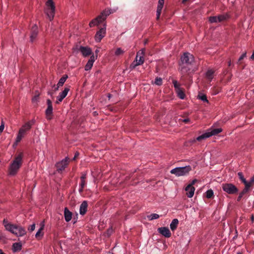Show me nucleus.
I'll return each instance as SVG.
<instances>
[{
  "instance_id": "obj_1",
  "label": "nucleus",
  "mask_w": 254,
  "mask_h": 254,
  "mask_svg": "<svg viewBox=\"0 0 254 254\" xmlns=\"http://www.w3.org/2000/svg\"><path fill=\"white\" fill-rule=\"evenodd\" d=\"M194 62V57L189 53H185L181 58V63L180 66L181 67L180 72L182 74L181 79L185 80L186 75L189 73L190 68L189 65H191Z\"/></svg>"
},
{
  "instance_id": "obj_2",
  "label": "nucleus",
  "mask_w": 254,
  "mask_h": 254,
  "mask_svg": "<svg viewBox=\"0 0 254 254\" xmlns=\"http://www.w3.org/2000/svg\"><path fill=\"white\" fill-rule=\"evenodd\" d=\"M23 157V152H20L15 156L14 159L12 162L9 167V173L10 175H14L16 174L22 165Z\"/></svg>"
},
{
  "instance_id": "obj_3",
  "label": "nucleus",
  "mask_w": 254,
  "mask_h": 254,
  "mask_svg": "<svg viewBox=\"0 0 254 254\" xmlns=\"http://www.w3.org/2000/svg\"><path fill=\"white\" fill-rule=\"evenodd\" d=\"M222 131V129L221 128H215L213 126L208 129L205 132L197 137L195 139H194V141H200L203 139L208 138L211 136H215Z\"/></svg>"
},
{
  "instance_id": "obj_4",
  "label": "nucleus",
  "mask_w": 254,
  "mask_h": 254,
  "mask_svg": "<svg viewBox=\"0 0 254 254\" xmlns=\"http://www.w3.org/2000/svg\"><path fill=\"white\" fill-rule=\"evenodd\" d=\"M34 121L32 120L28 122L22 126V127L19 129L15 143H18L21 140L22 138L26 134L27 131L30 129L32 126L34 124Z\"/></svg>"
},
{
  "instance_id": "obj_5",
  "label": "nucleus",
  "mask_w": 254,
  "mask_h": 254,
  "mask_svg": "<svg viewBox=\"0 0 254 254\" xmlns=\"http://www.w3.org/2000/svg\"><path fill=\"white\" fill-rule=\"evenodd\" d=\"M5 229L17 236H23L26 234L25 229L19 225L6 224Z\"/></svg>"
},
{
  "instance_id": "obj_6",
  "label": "nucleus",
  "mask_w": 254,
  "mask_h": 254,
  "mask_svg": "<svg viewBox=\"0 0 254 254\" xmlns=\"http://www.w3.org/2000/svg\"><path fill=\"white\" fill-rule=\"evenodd\" d=\"M112 12L110 10H105L103 12H101L100 15L98 16L96 18L93 19L89 23V26L90 27H93L95 25H98V24L102 23L103 22L107 16L109 15Z\"/></svg>"
},
{
  "instance_id": "obj_7",
  "label": "nucleus",
  "mask_w": 254,
  "mask_h": 254,
  "mask_svg": "<svg viewBox=\"0 0 254 254\" xmlns=\"http://www.w3.org/2000/svg\"><path fill=\"white\" fill-rule=\"evenodd\" d=\"M191 170L190 166H186L182 167H177L170 171V173L174 174L177 177L184 176L189 175Z\"/></svg>"
},
{
  "instance_id": "obj_8",
  "label": "nucleus",
  "mask_w": 254,
  "mask_h": 254,
  "mask_svg": "<svg viewBox=\"0 0 254 254\" xmlns=\"http://www.w3.org/2000/svg\"><path fill=\"white\" fill-rule=\"evenodd\" d=\"M47 8L45 12L50 21L54 18L55 12V6L52 0H48L46 2Z\"/></svg>"
},
{
  "instance_id": "obj_9",
  "label": "nucleus",
  "mask_w": 254,
  "mask_h": 254,
  "mask_svg": "<svg viewBox=\"0 0 254 254\" xmlns=\"http://www.w3.org/2000/svg\"><path fill=\"white\" fill-rule=\"evenodd\" d=\"M145 49H142L141 50V53L140 51L137 52V55L136 56L135 60L130 64V68L131 69L134 68L136 66L141 65L144 63V58L143 56H139L140 54L144 55L145 53Z\"/></svg>"
},
{
  "instance_id": "obj_10",
  "label": "nucleus",
  "mask_w": 254,
  "mask_h": 254,
  "mask_svg": "<svg viewBox=\"0 0 254 254\" xmlns=\"http://www.w3.org/2000/svg\"><path fill=\"white\" fill-rule=\"evenodd\" d=\"M74 51H79L83 57H87L91 55L92 54L91 48L88 47H84L76 45L73 48Z\"/></svg>"
},
{
  "instance_id": "obj_11",
  "label": "nucleus",
  "mask_w": 254,
  "mask_h": 254,
  "mask_svg": "<svg viewBox=\"0 0 254 254\" xmlns=\"http://www.w3.org/2000/svg\"><path fill=\"white\" fill-rule=\"evenodd\" d=\"M222 189L224 191L230 194H235L238 192V188L232 184H223Z\"/></svg>"
},
{
  "instance_id": "obj_12",
  "label": "nucleus",
  "mask_w": 254,
  "mask_h": 254,
  "mask_svg": "<svg viewBox=\"0 0 254 254\" xmlns=\"http://www.w3.org/2000/svg\"><path fill=\"white\" fill-rule=\"evenodd\" d=\"M69 158L68 157H65L61 161L57 163L56 165L57 171L59 173L62 172L64 170L65 167L67 166L69 163Z\"/></svg>"
},
{
  "instance_id": "obj_13",
  "label": "nucleus",
  "mask_w": 254,
  "mask_h": 254,
  "mask_svg": "<svg viewBox=\"0 0 254 254\" xmlns=\"http://www.w3.org/2000/svg\"><path fill=\"white\" fill-rule=\"evenodd\" d=\"M106 34V24L104 23L103 27L101 28L99 31H98L95 35V39L97 42H100L101 40L105 37Z\"/></svg>"
},
{
  "instance_id": "obj_14",
  "label": "nucleus",
  "mask_w": 254,
  "mask_h": 254,
  "mask_svg": "<svg viewBox=\"0 0 254 254\" xmlns=\"http://www.w3.org/2000/svg\"><path fill=\"white\" fill-rule=\"evenodd\" d=\"M47 108L45 111L46 118L48 120H50L52 119L53 115V106L52 101L50 99L47 100Z\"/></svg>"
},
{
  "instance_id": "obj_15",
  "label": "nucleus",
  "mask_w": 254,
  "mask_h": 254,
  "mask_svg": "<svg viewBox=\"0 0 254 254\" xmlns=\"http://www.w3.org/2000/svg\"><path fill=\"white\" fill-rule=\"evenodd\" d=\"M39 32L38 26L34 24L30 29V38L31 42H34L37 38Z\"/></svg>"
},
{
  "instance_id": "obj_16",
  "label": "nucleus",
  "mask_w": 254,
  "mask_h": 254,
  "mask_svg": "<svg viewBox=\"0 0 254 254\" xmlns=\"http://www.w3.org/2000/svg\"><path fill=\"white\" fill-rule=\"evenodd\" d=\"M69 89L68 88H65L62 92L59 94V95L57 97V101H56L57 104H59L63 100L66 96Z\"/></svg>"
},
{
  "instance_id": "obj_17",
  "label": "nucleus",
  "mask_w": 254,
  "mask_h": 254,
  "mask_svg": "<svg viewBox=\"0 0 254 254\" xmlns=\"http://www.w3.org/2000/svg\"><path fill=\"white\" fill-rule=\"evenodd\" d=\"M158 230V232L161 234H162V235H163L164 236H165L166 238H169L171 236V233L170 232V231L167 227L159 228Z\"/></svg>"
},
{
  "instance_id": "obj_18",
  "label": "nucleus",
  "mask_w": 254,
  "mask_h": 254,
  "mask_svg": "<svg viewBox=\"0 0 254 254\" xmlns=\"http://www.w3.org/2000/svg\"><path fill=\"white\" fill-rule=\"evenodd\" d=\"M88 203L86 200L83 201L80 204L79 213L80 215H84L87 210Z\"/></svg>"
},
{
  "instance_id": "obj_19",
  "label": "nucleus",
  "mask_w": 254,
  "mask_h": 254,
  "mask_svg": "<svg viewBox=\"0 0 254 254\" xmlns=\"http://www.w3.org/2000/svg\"><path fill=\"white\" fill-rule=\"evenodd\" d=\"M185 190L187 192V195L189 197L191 198L193 196L195 188L193 186H191V185H189L186 188Z\"/></svg>"
},
{
  "instance_id": "obj_20",
  "label": "nucleus",
  "mask_w": 254,
  "mask_h": 254,
  "mask_svg": "<svg viewBox=\"0 0 254 254\" xmlns=\"http://www.w3.org/2000/svg\"><path fill=\"white\" fill-rule=\"evenodd\" d=\"M44 221H43L40 223V228L35 235V237L37 239H39L43 236L44 234L42 231L44 228Z\"/></svg>"
},
{
  "instance_id": "obj_21",
  "label": "nucleus",
  "mask_w": 254,
  "mask_h": 254,
  "mask_svg": "<svg viewBox=\"0 0 254 254\" xmlns=\"http://www.w3.org/2000/svg\"><path fill=\"white\" fill-rule=\"evenodd\" d=\"M72 213L68 210L67 207L64 208V216L65 220L66 222H69L72 218Z\"/></svg>"
},
{
  "instance_id": "obj_22",
  "label": "nucleus",
  "mask_w": 254,
  "mask_h": 254,
  "mask_svg": "<svg viewBox=\"0 0 254 254\" xmlns=\"http://www.w3.org/2000/svg\"><path fill=\"white\" fill-rule=\"evenodd\" d=\"M214 71L212 69H208L205 74V77L211 82L214 77Z\"/></svg>"
},
{
  "instance_id": "obj_23",
  "label": "nucleus",
  "mask_w": 254,
  "mask_h": 254,
  "mask_svg": "<svg viewBox=\"0 0 254 254\" xmlns=\"http://www.w3.org/2000/svg\"><path fill=\"white\" fill-rule=\"evenodd\" d=\"M179 224V221L177 219H174L170 224V228L172 231H174L176 229Z\"/></svg>"
},
{
  "instance_id": "obj_24",
  "label": "nucleus",
  "mask_w": 254,
  "mask_h": 254,
  "mask_svg": "<svg viewBox=\"0 0 254 254\" xmlns=\"http://www.w3.org/2000/svg\"><path fill=\"white\" fill-rule=\"evenodd\" d=\"M22 245L20 243H15L12 245V250L14 252L20 251Z\"/></svg>"
},
{
  "instance_id": "obj_25",
  "label": "nucleus",
  "mask_w": 254,
  "mask_h": 254,
  "mask_svg": "<svg viewBox=\"0 0 254 254\" xmlns=\"http://www.w3.org/2000/svg\"><path fill=\"white\" fill-rule=\"evenodd\" d=\"M163 4H164L163 3L158 2L157 8V14H156L157 19H159L160 14H161V13L162 11V9L163 6Z\"/></svg>"
},
{
  "instance_id": "obj_26",
  "label": "nucleus",
  "mask_w": 254,
  "mask_h": 254,
  "mask_svg": "<svg viewBox=\"0 0 254 254\" xmlns=\"http://www.w3.org/2000/svg\"><path fill=\"white\" fill-rule=\"evenodd\" d=\"M68 78V76L66 74L64 75L62 77H61L59 81V82L57 84V85H58V87L62 86L67 78Z\"/></svg>"
},
{
  "instance_id": "obj_27",
  "label": "nucleus",
  "mask_w": 254,
  "mask_h": 254,
  "mask_svg": "<svg viewBox=\"0 0 254 254\" xmlns=\"http://www.w3.org/2000/svg\"><path fill=\"white\" fill-rule=\"evenodd\" d=\"M239 180L243 183L244 185L248 184V181H246V179L244 178L243 174L242 172H239L237 174Z\"/></svg>"
},
{
  "instance_id": "obj_28",
  "label": "nucleus",
  "mask_w": 254,
  "mask_h": 254,
  "mask_svg": "<svg viewBox=\"0 0 254 254\" xmlns=\"http://www.w3.org/2000/svg\"><path fill=\"white\" fill-rule=\"evenodd\" d=\"M147 217L149 220H152L154 219H156L159 218L160 216L157 214L152 213V214H151L150 215H148Z\"/></svg>"
},
{
  "instance_id": "obj_29",
  "label": "nucleus",
  "mask_w": 254,
  "mask_h": 254,
  "mask_svg": "<svg viewBox=\"0 0 254 254\" xmlns=\"http://www.w3.org/2000/svg\"><path fill=\"white\" fill-rule=\"evenodd\" d=\"M177 93H178V96L182 99H183L185 98V94L183 91V90L180 88L177 90H176Z\"/></svg>"
},
{
  "instance_id": "obj_30",
  "label": "nucleus",
  "mask_w": 254,
  "mask_h": 254,
  "mask_svg": "<svg viewBox=\"0 0 254 254\" xmlns=\"http://www.w3.org/2000/svg\"><path fill=\"white\" fill-rule=\"evenodd\" d=\"M214 196L213 191L211 190H208L206 192V197L207 198H211Z\"/></svg>"
},
{
  "instance_id": "obj_31",
  "label": "nucleus",
  "mask_w": 254,
  "mask_h": 254,
  "mask_svg": "<svg viewBox=\"0 0 254 254\" xmlns=\"http://www.w3.org/2000/svg\"><path fill=\"white\" fill-rule=\"evenodd\" d=\"M217 17L218 22H220L227 19L228 16L227 15H219Z\"/></svg>"
},
{
  "instance_id": "obj_32",
  "label": "nucleus",
  "mask_w": 254,
  "mask_h": 254,
  "mask_svg": "<svg viewBox=\"0 0 254 254\" xmlns=\"http://www.w3.org/2000/svg\"><path fill=\"white\" fill-rule=\"evenodd\" d=\"M198 98L200 99L201 100L204 101V102H206L207 103L208 102V100L207 99V97L205 95H203V94H199L198 95Z\"/></svg>"
},
{
  "instance_id": "obj_33",
  "label": "nucleus",
  "mask_w": 254,
  "mask_h": 254,
  "mask_svg": "<svg viewBox=\"0 0 254 254\" xmlns=\"http://www.w3.org/2000/svg\"><path fill=\"white\" fill-rule=\"evenodd\" d=\"M250 188L251 187H250V185H249L248 184L245 185V188L242 191V193H244L245 194L248 193L250 190Z\"/></svg>"
},
{
  "instance_id": "obj_34",
  "label": "nucleus",
  "mask_w": 254,
  "mask_h": 254,
  "mask_svg": "<svg viewBox=\"0 0 254 254\" xmlns=\"http://www.w3.org/2000/svg\"><path fill=\"white\" fill-rule=\"evenodd\" d=\"M93 64L92 63L88 61L84 67L85 70L86 71L90 70L92 68Z\"/></svg>"
},
{
  "instance_id": "obj_35",
  "label": "nucleus",
  "mask_w": 254,
  "mask_h": 254,
  "mask_svg": "<svg viewBox=\"0 0 254 254\" xmlns=\"http://www.w3.org/2000/svg\"><path fill=\"white\" fill-rule=\"evenodd\" d=\"M124 53V51L121 48H118L116 49L115 54V55L118 56L121 55H122Z\"/></svg>"
},
{
  "instance_id": "obj_36",
  "label": "nucleus",
  "mask_w": 254,
  "mask_h": 254,
  "mask_svg": "<svg viewBox=\"0 0 254 254\" xmlns=\"http://www.w3.org/2000/svg\"><path fill=\"white\" fill-rule=\"evenodd\" d=\"M154 83L155 84L160 86L162 84V79L160 77L156 78Z\"/></svg>"
},
{
  "instance_id": "obj_37",
  "label": "nucleus",
  "mask_w": 254,
  "mask_h": 254,
  "mask_svg": "<svg viewBox=\"0 0 254 254\" xmlns=\"http://www.w3.org/2000/svg\"><path fill=\"white\" fill-rule=\"evenodd\" d=\"M209 21L211 23H217L218 22L217 16H210L209 18Z\"/></svg>"
},
{
  "instance_id": "obj_38",
  "label": "nucleus",
  "mask_w": 254,
  "mask_h": 254,
  "mask_svg": "<svg viewBox=\"0 0 254 254\" xmlns=\"http://www.w3.org/2000/svg\"><path fill=\"white\" fill-rule=\"evenodd\" d=\"M173 83L174 84V87L176 89V90H177L181 88L180 87V84L178 83L177 81L174 80L173 81Z\"/></svg>"
},
{
  "instance_id": "obj_39",
  "label": "nucleus",
  "mask_w": 254,
  "mask_h": 254,
  "mask_svg": "<svg viewBox=\"0 0 254 254\" xmlns=\"http://www.w3.org/2000/svg\"><path fill=\"white\" fill-rule=\"evenodd\" d=\"M97 55L94 56V55H93L90 57V59L88 60V61L90 62L93 64L94 62H95V60L97 59Z\"/></svg>"
},
{
  "instance_id": "obj_40",
  "label": "nucleus",
  "mask_w": 254,
  "mask_h": 254,
  "mask_svg": "<svg viewBox=\"0 0 254 254\" xmlns=\"http://www.w3.org/2000/svg\"><path fill=\"white\" fill-rule=\"evenodd\" d=\"M246 52L244 53V54H243L239 58V60H238V63L239 64L241 63V62L242 60H243L244 59V58H245L246 57Z\"/></svg>"
},
{
  "instance_id": "obj_41",
  "label": "nucleus",
  "mask_w": 254,
  "mask_h": 254,
  "mask_svg": "<svg viewBox=\"0 0 254 254\" xmlns=\"http://www.w3.org/2000/svg\"><path fill=\"white\" fill-rule=\"evenodd\" d=\"M248 184L250 185V187L254 184V177L253 176L251 178L250 181L248 182Z\"/></svg>"
},
{
  "instance_id": "obj_42",
  "label": "nucleus",
  "mask_w": 254,
  "mask_h": 254,
  "mask_svg": "<svg viewBox=\"0 0 254 254\" xmlns=\"http://www.w3.org/2000/svg\"><path fill=\"white\" fill-rule=\"evenodd\" d=\"M4 127V124L3 121H1V125L0 126V133L2 132Z\"/></svg>"
},
{
  "instance_id": "obj_43",
  "label": "nucleus",
  "mask_w": 254,
  "mask_h": 254,
  "mask_svg": "<svg viewBox=\"0 0 254 254\" xmlns=\"http://www.w3.org/2000/svg\"><path fill=\"white\" fill-rule=\"evenodd\" d=\"M35 228V224H33L32 225L30 226V227L28 228V230L30 232H32L34 230Z\"/></svg>"
},
{
  "instance_id": "obj_44",
  "label": "nucleus",
  "mask_w": 254,
  "mask_h": 254,
  "mask_svg": "<svg viewBox=\"0 0 254 254\" xmlns=\"http://www.w3.org/2000/svg\"><path fill=\"white\" fill-rule=\"evenodd\" d=\"M86 185V181H81V182L79 184V187H85Z\"/></svg>"
},
{
  "instance_id": "obj_45",
  "label": "nucleus",
  "mask_w": 254,
  "mask_h": 254,
  "mask_svg": "<svg viewBox=\"0 0 254 254\" xmlns=\"http://www.w3.org/2000/svg\"><path fill=\"white\" fill-rule=\"evenodd\" d=\"M86 174L85 173H82V176L80 177L81 181H86Z\"/></svg>"
},
{
  "instance_id": "obj_46",
  "label": "nucleus",
  "mask_w": 254,
  "mask_h": 254,
  "mask_svg": "<svg viewBox=\"0 0 254 254\" xmlns=\"http://www.w3.org/2000/svg\"><path fill=\"white\" fill-rule=\"evenodd\" d=\"M84 187H79V193L81 195L83 191V189H84Z\"/></svg>"
},
{
  "instance_id": "obj_47",
  "label": "nucleus",
  "mask_w": 254,
  "mask_h": 254,
  "mask_svg": "<svg viewBox=\"0 0 254 254\" xmlns=\"http://www.w3.org/2000/svg\"><path fill=\"white\" fill-rule=\"evenodd\" d=\"M78 156H79V153L77 152H75V153L74 154V156L73 158V160H75L76 158L77 157H78Z\"/></svg>"
},
{
  "instance_id": "obj_48",
  "label": "nucleus",
  "mask_w": 254,
  "mask_h": 254,
  "mask_svg": "<svg viewBox=\"0 0 254 254\" xmlns=\"http://www.w3.org/2000/svg\"><path fill=\"white\" fill-rule=\"evenodd\" d=\"M3 225L5 227V225H6V224H11V223H8L7 221L5 219L3 220Z\"/></svg>"
},
{
  "instance_id": "obj_49",
  "label": "nucleus",
  "mask_w": 254,
  "mask_h": 254,
  "mask_svg": "<svg viewBox=\"0 0 254 254\" xmlns=\"http://www.w3.org/2000/svg\"><path fill=\"white\" fill-rule=\"evenodd\" d=\"M183 122L185 123H188L189 122H190V119H184Z\"/></svg>"
},
{
  "instance_id": "obj_50",
  "label": "nucleus",
  "mask_w": 254,
  "mask_h": 254,
  "mask_svg": "<svg viewBox=\"0 0 254 254\" xmlns=\"http://www.w3.org/2000/svg\"><path fill=\"white\" fill-rule=\"evenodd\" d=\"M196 182H197V180H195H195H193L192 181L190 185H191V186H192L193 185H194V184H195V183Z\"/></svg>"
},
{
  "instance_id": "obj_51",
  "label": "nucleus",
  "mask_w": 254,
  "mask_h": 254,
  "mask_svg": "<svg viewBox=\"0 0 254 254\" xmlns=\"http://www.w3.org/2000/svg\"><path fill=\"white\" fill-rule=\"evenodd\" d=\"M242 197H243L242 196H241V195H239L238 197H237V201H240Z\"/></svg>"
},
{
  "instance_id": "obj_52",
  "label": "nucleus",
  "mask_w": 254,
  "mask_h": 254,
  "mask_svg": "<svg viewBox=\"0 0 254 254\" xmlns=\"http://www.w3.org/2000/svg\"><path fill=\"white\" fill-rule=\"evenodd\" d=\"M251 59L252 60H254V52H253V53L252 54V55L251 57Z\"/></svg>"
},
{
  "instance_id": "obj_53",
  "label": "nucleus",
  "mask_w": 254,
  "mask_h": 254,
  "mask_svg": "<svg viewBox=\"0 0 254 254\" xmlns=\"http://www.w3.org/2000/svg\"><path fill=\"white\" fill-rule=\"evenodd\" d=\"M54 87L55 88L54 90H55V91H57V90H58V89H59V88L60 87H58V85H57V87H56V85H54Z\"/></svg>"
},
{
  "instance_id": "obj_54",
  "label": "nucleus",
  "mask_w": 254,
  "mask_h": 254,
  "mask_svg": "<svg viewBox=\"0 0 254 254\" xmlns=\"http://www.w3.org/2000/svg\"><path fill=\"white\" fill-rule=\"evenodd\" d=\"M164 0H159V1H158L159 3H163V4H164Z\"/></svg>"
},
{
  "instance_id": "obj_55",
  "label": "nucleus",
  "mask_w": 254,
  "mask_h": 254,
  "mask_svg": "<svg viewBox=\"0 0 254 254\" xmlns=\"http://www.w3.org/2000/svg\"><path fill=\"white\" fill-rule=\"evenodd\" d=\"M251 220L253 222L254 221V215H252Z\"/></svg>"
},
{
  "instance_id": "obj_56",
  "label": "nucleus",
  "mask_w": 254,
  "mask_h": 254,
  "mask_svg": "<svg viewBox=\"0 0 254 254\" xmlns=\"http://www.w3.org/2000/svg\"><path fill=\"white\" fill-rule=\"evenodd\" d=\"M239 195H241V196H243L244 194V193H242V191L239 193Z\"/></svg>"
},
{
  "instance_id": "obj_57",
  "label": "nucleus",
  "mask_w": 254,
  "mask_h": 254,
  "mask_svg": "<svg viewBox=\"0 0 254 254\" xmlns=\"http://www.w3.org/2000/svg\"><path fill=\"white\" fill-rule=\"evenodd\" d=\"M0 254H4L1 250L0 249Z\"/></svg>"
},
{
  "instance_id": "obj_58",
  "label": "nucleus",
  "mask_w": 254,
  "mask_h": 254,
  "mask_svg": "<svg viewBox=\"0 0 254 254\" xmlns=\"http://www.w3.org/2000/svg\"><path fill=\"white\" fill-rule=\"evenodd\" d=\"M48 94H50V95H51V96H52V95H53V92H48Z\"/></svg>"
},
{
  "instance_id": "obj_59",
  "label": "nucleus",
  "mask_w": 254,
  "mask_h": 254,
  "mask_svg": "<svg viewBox=\"0 0 254 254\" xmlns=\"http://www.w3.org/2000/svg\"><path fill=\"white\" fill-rule=\"evenodd\" d=\"M231 61H229V62H228V66H230V65H231Z\"/></svg>"
},
{
  "instance_id": "obj_60",
  "label": "nucleus",
  "mask_w": 254,
  "mask_h": 254,
  "mask_svg": "<svg viewBox=\"0 0 254 254\" xmlns=\"http://www.w3.org/2000/svg\"><path fill=\"white\" fill-rule=\"evenodd\" d=\"M98 52H99V50H96L95 51V53H96V54H97V53H98Z\"/></svg>"
},
{
  "instance_id": "obj_61",
  "label": "nucleus",
  "mask_w": 254,
  "mask_h": 254,
  "mask_svg": "<svg viewBox=\"0 0 254 254\" xmlns=\"http://www.w3.org/2000/svg\"><path fill=\"white\" fill-rule=\"evenodd\" d=\"M147 43V40H146V41H145V44H146Z\"/></svg>"
},
{
  "instance_id": "obj_62",
  "label": "nucleus",
  "mask_w": 254,
  "mask_h": 254,
  "mask_svg": "<svg viewBox=\"0 0 254 254\" xmlns=\"http://www.w3.org/2000/svg\"><path fill=\"white\" fill-rule=\"evenodd\" d=\"M237 254H242L241 253H240V252H238Z\"/></svg>"
},
{
  "instance_id": "obj_63",
  "label": "nucleus",
  "mask_w": 254,
  "mask_h": 254,
  "mask_svg": "<svg viewBox=\"0 0 254 254\" xmlns=\"http://www.w3.org/2000/svg\"><path fill=\"white\" fill-rule=\"evenodd\" d=\"M186 1V0H184V1Z\"/></svg>"
},
{
  "instance_id": "obj_64",
  "label": "nucleus",
  "mask_w": 254,
  "mask_h": 254,
  "mask_svg": "<svg viewBox=\"0 0 254 254\" xmlns=\"http://www.w3.org/2000/svg\"><path fill=\"white\" fill-rule=\"evenodd\" d=\"M253 177H254V176Z\"/></svg>"
}]
</instances>
